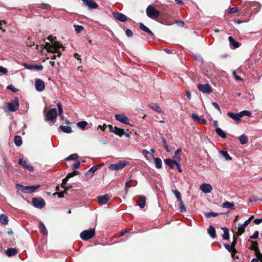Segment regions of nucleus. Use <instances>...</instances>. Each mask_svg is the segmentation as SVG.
I'll return each mask as SVG.
<instances>
[{"label":"nucleus","instance_id":"nucleus-1","mask_svg":"<svg viewBox=\"0 0 262 262\" xmlns=\"http://www.w3.org/2000/svg\"><path fill=\"white\" fill-rule=\"evenodd\" d=\"M47 39L51 41L53 44L51 45L49 42H46L45 46V49H47L48 52L58 53V57H59L61 56V53L58 51V49L63 48V46L56 41V38L52 36H48Z\"/></svg>","mask_w":262,"mask_h":262},{"label":"nucleus","instance_id":"nucleus-2","mask_svg":"<svg viewBox=\"0 0 262 262\" xmlns=\"http://www.w3.org/2000/svg\"><path fill=\"white\" fill-rule=\"evenodd\" d=\"M17 188L23 193H32L34 192L37 189L39 188L40 186L36 185L34 186H24L22 185L16 184Z\"/></svg>","mask_w":262,"mask_h":262},{"label":"nucleus","instance_id":"nucleus-3","mask_svg":"<svg viewBox=\"0 0 262 262\" xmlns=\"http://www.w3.org/2000/svg\"><path fill=\"white\" fill-rule=\"evenodd\" d=\"M147 15L150 18L156 19L160 15V12L151 6H149L146 8Z\"/></svg>","mask_w":262,"mask_h":262},{"label":"nucleus","instance_id":"nucleus-4","mask_svg":"<svg viewBox=\"0 0 262 262\" xmlns=\"http://www.w3.org/2000/svg\"><path fill=\"white\" fill-rule=\"evenodd\" d=\"M95 234V231L94 229H90L89 230H85L80 233V237L84 241H88L93 238Z\"/></svg>","mask_w":262,"mask_h":262},{"label":"nucleus","instance_id":"nucleus-5","mask_svg":"<svg viewBox=\"0 0 262 262\" xmlns=\"http://www.w3.org/2000/svg\"><path fill=\"white\" fill-rule=\"evenodd\" d=\"M128 162L125 161H120L117 163L112 164L110 165L108 168L111 170H118L122 169L127 165Z\"/></svg>","mask_w":262,"mask_h":262},{"label":"nucleus","instance_id":"nucleus-6","mask_svg":"<svg viewBox=\"0 0 262 262\" xmlns=\"http://www.w3.org/2000/svg\"><path fill=\"white\" fill-rule=\"evenodd\" d=\"M57 115V113L56 109L55 108H51L46 114V120L50 121L52 123H54L55 122Z\"/></svg>","mask_w":262,"mask_h":262},{"label":"nucleus","instance_id":"nucleus-7","mask_svg":"<svg viewBox=\"0 0 262 262\" xmlns=\"http://www.w3.org/2000/svg\"><path fill=\"white\" fill-rule=\"evenodd\" d=\"M7 107L10 112L17 111L19 107V100L17 97L14 98L11 102L7 103Z\"/></svg>","mask_w":262,"mask_h":262},{"label":"nucleus","instance_id":"nucleus-8","mask_svg":"<svg viewBox=\"0 0 262 262\" xmlns=\"http://www.w3.org/2000/svg\"><path fill=\"white\" fill-rule=\"evenodd\" d=\"M253 217L254 216L252 215L251 217L249 218L248 220H246L243 224L239 225L238 227V232L237 233V236H240L245 232V228L250 224L252 219H253Z\"/></svg>","mask_w":262,"mask_h":262},{"label":"nucleus","instance_id":"nucleus-9","mask_svg":"<svg viewBox=\"0 0 262 262\" xmlns=\"http://www.w3.org/2000/svg\"><path fill=\"white\" fill-rule=\"evenodd\" d=\"M198 89L203 93L210 94L212 92L211 88L208 84H199Z\"/></svg>","mask_w":262,"mask_h":262},{"label":"nucleus","instance_id":"nucleus-10","mask_svg":"<svg viewBox=\"0 0 262 262\" xmlns=\"http://www.w3.org/2000/svg\"><path fill=\"white\" fill-rule=\"evenodd\" d=\"M32 204L35 207L39 209L43 208L46 204L45 201L41 198L33 199Z\"/></svg>","mask_w":262,"mask_h":262},{"label":"nucleus","instance_id":"nucleus-11","mask_svg":"<svg viewBox=\"0 0 262 262\" xmlns=\"http://www.w3.org/2000/svg\"><path fill=\"white\" fill-rule=\"evenodd\" d=\"M111 132L120 137H121L122 135H124L127 138L129 137L130 134V133L128 132V130H127V132H124L123 129L118 128L116 126L114 127V129L113 130H111Z\"/></svg>","mask_w":262,"mask_h":262},{"label":"nucleus","instance_id":"nucleus-12","mask_svg":"<svg viewBox=\"0 0 262 262\" xmlns=\"http://www.w3.org/2000/svg\"><path fill=\"white\" fill-rule=\"evenodd\" d=\"M35 86L36 90L38 92H42L45 89L44 82L40 79H37L35 80Z\"/></svg>","mask_w":262,"mask_h":262},{"label":"nucleus","instance_id":"nucleus-13","mask_svg":"<svg viewBox=\"0 0 262 262\" xmlns=\"http://www.w3.org/2000/svg\"><path fill=\"white\" fill-rule=\"evenodd\" d=\"M115 118L117 121L126 124H129V120L128 118L125 116L124 114H116L115 116Z\"/></svg>","mask_w":262,"mask_h":262},{"label":"nucleus","instance_id":"nucleus-14","mask_svg":"<svg viewBox=\"0 0 262 262\" xmlns=\"http://www.w3.org/2000/svg\"><path fill=\"white\" fill-rule=\"evenodd\" d=\"M113 16L116 19L121 22H125L127 20V17L121 13L113 12Z\"/></svg>","mask_w":262,"mask_h":262},{"label":"nucleus","instance_id":"nucleus-15","mask_svg":"<svg viewBox=\"0 0 262 262\" xmlns=\"http://www.w3.org/2000/svg\"><path fill=\"white\" fill-rule=\"evenodd\" d=\"M200 189L205 193H208L211 192L212 187L211 185L208 183H204L200 185Z\"/></svg>","mask_w":262,"mask_h":262},{"label":"nucleus","instance_id":"nucleus-16","mask_svg":"<svg viewBox=\"0 0 262 262\" xmlns=\"http://www.w3.org/2000/svg\"><path fill=\"white\" fill-rule=\"evenodd\" d=\"M18 163L25 168L28 169L30 171H33L34 170L33 167L28 164L27 161L24 159H20L18 161Z\"/></svg>","mask_w":262,"mask_h":262},{"label":"nucleus","instance_id":"nucleus-17","mask_svg":"<svg viewBox=\"0 0 262 262\" xmlns=\"http://www.w3.org/2000/svg\"><path fill=\"white\" fill-rule=\"evenodd\" d=\"M85 5L87 6L90 9H96L98 7V5L93 0H82Z\"/></svg>","mask_w":262,"mask_h":262},{"label":"nucleus","instance_id":"nucleus-18","mask_svg":"<svg viewBox=\"0 0 262 262\" xmlns=\"http://www.w3.org/2000/svg\"><path fill=\"white\" fill-rule=\"evenodd\" d=\"M227 116L230 118L233 119L237 123H238L241 119V116L239 115V113H233L232 112H228Z\"/></svg>","mask_w":262,"mask_h":262},{"label":"nucleus","instance_id":"nucleus-19","mask_svg":"<svg viewBox=\"0 0 262 262\" xmlns=\"http://www.w3.org/2000/svg\"><path fill=\"white\" fill-rule=\"evenodd\" d=\"M99 204L104 205L107 203L110 200L108 195L105 194L103 195L99 196L97 198Z\"/></svg>","mask_w":262,"mask_h":262},{"label":"nucleus","instance_id":"nucleus-20","mask_svg":"<svg viewBox=\"0 0 262 262\" xmlns=\"http://www.w3.org/2000/svg\"><path fill=\"white\" fill-rule=\"evenodd\" d=\"M137 184V182L136 181H134L131 179H128L126 181L125 183V190L126 191V193H127L128 189L132 186H135Z\"/></svg>","mask_w":262,"mask_h":262},{"label":"nucleus","instance_id":"nucleus-21","mask_svg":"<svg viewBox=\"0 0 262 262\" xmlns=\"http://www.w3.org/2000/svg\"><path fill=\"white\" fill-rule=\"evenodd\" d=\"M178 162L179 161H176L170 159H167L164 161L165 163L171 169L174 168Z\"/></svg>","mask_w":262,"mask_h":262},{"label":"nucleus","instance_id":"nucleus-22","mask_svg":"<svg viewBox=\"0 0 262 262\" xmlns=\"http://www.w3.org/2000/svg\"><path fill=\"white\" fill-rule=\"evenodd\" d=\"M146 198L144 196H140L139 200L137 201V205L141 208H143L145 205Z\"/></svg>","mask_w":262,"mask_h":262},{"label":"nucleus","instance_id":"nucleus-23","mask_svg":"<svg viewBox=\"0 0 262 262\" xmlns=\"http://www.w3.org/2000/svg\"><path fill=\"white\" fill-rule=\"evenodd\" d=\"M228 40L230 43V45L232 46L234 48H237L239 47L240 43L235 40L232 36H229L228 37Z\"/></svg>","mask_w":262,"mask_h":262},{"label":"nucleus","instance_id":"nucleus-24","mask_svg":"<svg viewBox=\"0 0 262 262\" xmlns=\"http://www.w3.org/2000/svg\"><path fill=\"white\" fill-rule=\"evenodd\" d=\"M208 233L211 237L214 238L216 237L215 229L212 226H210L209 227Z\"/></svg>","mask_w":262,"mask_h":262},{"label":"nucleus","instance_id":"nucleus-25","mask_svg":"<svg viewBox=\"0 0 262 262\" xmlns=\"http://www.w3.org/2000/svg\"><path fill=\"white\" fill-rule=\"evenodd\" d=\"M140 28L142 31L147 32V33L150 34L151 36L154 35V33L150 30V29L145 26L143 24L140 23Z\"/></svg>","mask_w":262,"mask_h":262},{"label":"nucleus","instance_id":"nucleus-26","mask_svg":"<svg viewBox=\"0 0 262 262\" xmlns=\"http://www.w3.org/2000/svg\"><path fill=\"white\" fill-rule=\"evenodd\" d=\"M215 132L216 133L222 138L225 139L227 137L226 133H224L221 128L219 127H216L215 128Z\"/></svg>","mask_w":262,"mask_h":262},{"label":"nucleus","instance_id":"nucleus-27","mask_svg":"<svg viewBox=\"0 0 262 262\" xmlns=\"http://www.w3.org/2000/svg\"><path fill=\"white\" fill-rule=\"evenodd\" d=\"M238 140L240 143L244 145L248 142V138L246 135L243 134L238 137Z\"/></svg>","mask_w":262,"mask_h":262},{"label":"nucleus","instance_id":"nucleus-28","mask_svg":"<svg viewBox=\"0 0 262 262\" xmlns=\"http://www.w3.org/2000/svg\"><path fill=\"white\" fill-rule=\"evenodd\" d=\"M222 207L224 208H230L232 209H234V204L233 203H230L229 202L226 201L222 204Z\"/></svg>","mask_w":262,"mask_h":262},{"label":"nucleus","instance_id":"nucleus-29","mask_svg":"<svg viewBox=\"0 0 262 262\" xmlns=\"http://www.w3.org/2000/svg\"><path fill=\"white\" fill-rule=\"evenodd\" d=\"M6 254L8 256L15 255L17 253V250L15 248H9L6 251Z\"/></svg>","mask_w":262,"mask_h":262},{"label":"nucleus","instance_id":"nucleus-30","mask_svg":"<svg viewBox=\"0 0 262 262\" xmlns=\"http://www.w3.org/2000/svg\"><path fill=\"white\" fill-rule=\"evenodd\" d=\"M149 107L158 113H161L162 110L157 103H151L149 105Z\"/></svg>","mask_w":262,"mask_h":262},{"label":"nucleus","instance_id":"nucleus-31","mask_svg":"<svg viewBox=\"0 0 262 262\" xmlns=\"http://www.w3.org/2000/svg\"><path fill=\"white\" fill-rule=\"evenodd\" d=\"M39 228L40 230V232L46 235L48 233L47 230L43 223L40 222L39 225Z\"/></svg>","mask_w":262,"mask_h":262},{"label":"nucleus","instance_id":"nucleus-32","mask_svg":"<svg viewBox=\"0 0 262 262\" xmlns=\"http://www.w3.org/2000/svg\"><path fill=\"white\" fill-rule=\"evenodd\" d=\"M222 229L224 231L223 238L225 240H228L229 238V233L228 229L226 227H222Z\"/></svg>","mask_w":262,"mask_h":262},{"label":"nucleus","instance_id":"nucleus-33","mask_svg":"<svg viewBox=\"0 0 262 262\" xmlns=\"http://www.w3.org/2000/svg\"><path fill=\"white\" fill-rule=\"evenodd\" d=\"M59 128L66 133H71L72 132L71 127L69 126L60 125Z\"/></svg>","mask_w":262,"mask_h":262},{"label":"nucleus","instance_id":"nucleus-34","mask_svg":"<svg viewBox=\"0 0 262 262\" xmlns=\"http://www.w3.org/2000/svg\"><path fill=\"white\" fill-rule=\"evenodd\" d=\"M14 141L17 146H20L22 144L21 138L19 136H15L14 138Z\"/></svg>","mask_w":262,"mask_h":262},{"label":"nucleus","instance_id":"nucleus-35","mask_svg":"<svg viewBox=\"0 0 262 262\" xmlns=\"http://www.w3.org/2000/svg\"><path fill=\"white\" fill-rule=\"evenodd\" d=\"M0 222L3 225H7L8 223V217L4 214H1L0 215Z\"/></svg>","mask_w":262,"mask_h":262},{"label":"nucleus","instance_id":"nucleus-36","mask_svg":"<svg viewBox=\"0 0 262 262\" xmlns=\"http://www.w3.org/2000/svg\"><path fill=\"white\" fill-rule=\"evenodd\" d=\"M156 168L159 169L162 167V161L159 158H154Z\"/></svg>","mask_w":262,"mask_h":262},{"label":"nucleus","instance_id":"nucleus-37","mask_svg":"<svg viewBox=\"0 0 262 262\" xmlns=\"http://www.w3.org/2000/svg\"><path fill=\"white\" fill-rule=\"evenodd\" d=\"M224 246L226 248V249L230 253H236V250L235 248L232 247L231 246H230L228 244H225Z\"/></svg>","mask_w":262,"mask_h":262},{"label":"nucleus","instance_id":"nucleus-38","mask_svg":"<svg viewBox=\"0 0 262 262\" xmlns=\"http://www.w3.org/2000/svg\"><path fill=\"white\" fill-rule=\"evenodd\" d=\"M88 125V123L85 121L78 122L77 124V126L82 129H84Z\"/></svg>","mask_w":262,"mask_h":262},{"label":"nucleus","instance_id":"nucleus-39","mask_svg":"<svg viewBox=\"0 0 262 262\" xmlns=\"http://www.w3.org/2000/svg\"><path fill=\"white\" fill-rule=\"evenodd\" d=\"M220 214L219 213L213 212H209L204 213L205 216L207 218H210L212 217H215L218 216Z\"/></svg>","mask_w":262,"mask_h":262},{"label":"nucleus","instance_id":"nucleus-40","mask_svg":"<svg viewBox=\"0 0 262 262\" xmlns=\"http://www.w3.org/2000/svg\"><path fill=\"white\" fill-rule=\"evenodd\" d=\"M221 154L223 156V157L227 160H231L232 158L230 156L229 154L227 151H221Z\"/></svg>","mask_w":262,"mask_h":262},{"label":"nucleus","instance_id":"nucleus-41","mask_svg":"<svg viewBox=\"0 0 262 262\" xmlns=\"http://www.w3.org/2000/svg\"><path fill=\"white\" fill-rule=\"evenodd\" d=\"M96 171V168H94V166L91 167L87 172L86 176L89 177L90 178H92Z\"/></svg>","mask_w":262,"mask_h":262},{"label":"nucleus","instance_id":"nucleus-42","mask_svg":"<svg viewBox=\"0 0 262 262\" xmlns=\"http://www.w3.org/2000/svg\"><path fill=\"white\" fill-rule=\"evenodd\" d=\"M172 192L175 195L176 198L179 201H181V194L178 190H172Z\"/></svg>","mask_w":262,"mask_h":262},{"label":"nucleus","instance_id":"nucleus-43","mask_svg":"<svg viewBox=\"0 0 262 262\" xmlns=\"http://www.w3.org/2000/svg\"><path fill=\"white\" fill-rule=\"evenodd\" d=\"M239 115L241 116V118L244 116H250L251 115V113L249 111H243L239 113Z\"/></svg>","mask_w":262,"mask_h":262},{"label":"nucleus","instance_id":"nucleus-44","mask_svg":"<svg viewBox=\"0 0 262 262\" xmlns=\"http://www.w3.org/2000/svg\"><path fill=\"white\" fill-rule=\"evenodd\" d=\"M250 250L254 251L255 254L257 258H259L261 255H262V254L260 253V250L259 249V248L258 247L257 249H254L253 248H250Z\"/></svg>","mask_w":262,"mask_h":262},{"label":"nucleus","instance_id":"nucleus-45","mask_svg":"<svg viewBox=\"0 0 262 262\" xmlns=\"http://www.w3.org/2000/svg\"><path fill=\"white\" fill-rule=\"evenodd\" d=\"M248 242H250L252 244L251 246L249 248V249H250V248H253L255 249L258 247V244L256 241H251L250 239H249Z\"/></svg>","mask_w":262,"mask_h":262},{"label":"nucleus","instance_id":"nucleus-46","mask_svg":"<svg viewBox=\"0 0 262 262\" xmlns=\"http://www.w3.org/2000/svg\"><path fill=\"white\" fill-rule=\"evenodd\" d=\"M57 106L58 110L59 115L62 118H63V116H62L63 110H62L61 104L60 103H58L57 104Z\"/></svg>","mask_w":262,"mask_h":262},{"label":"nucleus","instance_id":"nucleus-47","mask_svg":"<svg viewBox=\"0 0 262 262\" xmlns=\"http://www.w3.org/2000/svg\"><path fill=\"white\" fill-rule=\"evenodd\" d=\"M74 28L77 33H80L84 29L83 26L80 25H74Z\"/></svg>","mask_w":262,"mask_h":262},{"label":"nucleus","instance_id":"nucleus-48","mask_svg":"<svg viewBox=\"0 0 262 262\" xmlns=\"http://www.w3.org/2000/svg\"><path fill=\"white\" fill-rule=\"evenodd\" d=\"M142 154L145 157H146L147 159L149 160V159L151 158L150 157V151L145 149H143L142 151Z\"/></svg>","mask_w":262,"mask_h":262},{"label":"nucleus","instance_id":"nucleus-49","mask_svg":"<svg viewBox=\"0 0 262 262\" xmlns=\"http://www.w3.org/2000/svg\"><path fill=\"white\" fill-rule=\"evenodd\" d=\"M78 158V156L77 154H73L69 156L66 158L67 160H76Z\"/></svg>","mask_w":262,"mask_h":262},{"label":"nucleus","instance_id":"nucleus-50","mask_svg":"<svg viewBox=\"0 0 262 262\" xmlns=\"http://www.w3.org/2000/svg\"><path fill=\"white\" fill-rule=\"evenodd\" d=\"M162 143H163L164 147L165 149H166V150L167 151L169 152V148H168V145L167 144L166 140L164 138V137H162Z\"/></svg>","mask_w":262,"mask_h":262},{"label":"nucleus","instance_id":"nucleus-51","mask_svg":"<svg viewBox=\"0 0 262 262\" xmlns=\"http://www.w3.org/2000/svg\"><path fill=\"white\" fill-rule=\"evenodd\" d=\"M181 151V148H178L176 151H175V157L177 159V161H178L179 162L181 160V158L180 157V156H177L180 152Z\"/></svg>","mask_w":262,"mask_h":262},{"label":"nucleus","instance_id":"nucleus-52","mask_svg":"<svg viewBox=\"0 0 262 262\" xmlns=\"http://www.w3.org/2000/svg\"><path fill=\"white\" fill-rule=\"evenodd\" d=\"M238 237V236H237V234L236 235H233V242L231 244V246L232 247H234L235 248V246L237 243V237Z\"/></svg>","mask_w":262,"mask_h":262},{"label":"nucleus","instance_id":"nucleus-53","mask_svg":"<svg viewBox=\"0 0 262 262\" xmlns=\"http://www.w3.org/2000/svg\"><path fill=\"white\" fill-rule=\"evenodd\" d=\"M180 202V210L181 212H183L184 211H185V205L182 201V200H181V201Z\"/></svg>","mask_w":262,"mask_h":262},{"label":"nucleus","instance_id":"nucleus-54","mask_svg":"<svg viewBox=\"0 0 262 262\" xmlns=\"http://www.w3.org/2000/svg\"><path fill=\"white\" fill-rule=\"evenodd\" d=\"M80 163L79 161H77L73 165L72 168L73 169L76 170L78 169L80 166Z\"/></svg>","mask_w":262,"mask_h":262},{"label":"nucleus","instance_id":"nucleus-55","mask_svg":"<svg viewBox=\"0 0 262 262\" xmlns=\"http://www.w3.org/2000/svg\"><path fill=\"white\" fill-rule=\"evenodd\" d=\"M7 89L8 90H10L13 92H16L18 91V89L15 88L13 85H9L7 87Z\"/></svg>","mask_w":262,"mask_h":262},{"label":"nucleus","instance_id":"nucleus-56","mask_svg":"<svg viewBox=\"0 0 262 262\" xmlns=\"http://www.w3.org/2000/svg\"><path fill=\"white\" fill-rule=\"evenodd\" d=\"M259 233L257 231H255L254 233V234L250 236V239H257L258 237Z\"/></svg>","mask_w":262,"mask_h":262},{"label":"nucleus","instance_id":"nucleus-57","mask_svg":"<svg viewBox=\"0 0 262 262\" xmlns=\"http://www.w3.org/2000/svg\"><path fill=\"white\" fill-rule=\"evenodd\" d=\"M238 11V8L237 7H232L229 9L228 12L229 13H234Z\"/></svg>","mask_w":262,"mask_h":262},{"label":"nucleus","instance_id":"nucleus-58","mask_svg":"<svg viewBox=\"0 0 262 262\" xmlns=\"http://www.w3.org/2000/svg\"><path fill=\"white\" fill-rule=\"evenodd\" d=\"M8 73V70L6 68L0 66V73L3 74H6Z\"/></svg>","mask_w":262,"mask_h":262},{"label":"nucleus","instance_id":"nucleus-59","mask_svg":"<svg viewBox=\"0 0 262 262\" xmlns=\"http://www.w3.org/2000/svg\"><path fill=\"white\" fill-rule=\"evenodd\" d=\"M125 34L128 37H132L133 35L132 31L129 29L126 30Z\"/></svg>","mask_w":262,"mask_h":262},{"label":"nucleus","instance_id":"nucleus-60","mask_svg":"<svg viewBox=\"0 0 262 262\" xmlns=\"http://www.w3.org/2000/svg\"><path fill=\"white\" fill-rule=\"evenodd\" d=\"M43 66L42 65H35L34 66V70L37 71H41L43 70Z\"/></svg>","mask_w":262,"mask_h":262},{"label":"nucleus","instance_id":"nucleus-61","mask_svg":"<svg viewBox=\"0 0 262 262\" xmlns=\"http://www.w3.org/2000/svg\"><path fill=\"white\" fill-rule=\"evenodd\" d=\"M212 105L221 113V111L219 104L215 102H212Z\"/></svg>","mask_w":262,"mask_h":262},{"label":"nucleus","instance_id":"nucleus-62","mask_svg":"<svg viewBox=\"0 0 262 262\" xmlns=\"http://www.w3.org/2000/svg\"><path fill=\"white\" fill-rule=\"evenodd\" d=\"M198 123L201 124H205L206 123V121L204 119H201L198 116Z\"/></svg>","mask_w":262,"mask_h":262},{"label":"nucleus","instance_id":"nucleus-63","mask_svg":"<svg viewBox=\"0 0 262 262\" xmlns=\"http://www.w3.org/2000/svg\"><path fill=\"white\" fill-rule=\"evenodd\" d=\"M68 181V179L67 177H66L64 179H63L62 181V183L61 184V186L62 187H64Z\"/></svg>","mask_w":262,"mask_h":262},{"label":"nucleus","instance_id":"nucleus-64","mask_svg":"<svg viewBox=\"0 0 262 262\" xmlns=\"http://www.w3.org/2000/svg\"><path fill=\"white\" fill-rule=\"evenodd\" d=\"M253 222L256 224V225H258L259 224H260L261 222H262V218L261 219H255L253 221Z\"/></svg>","mask_w":262,"mask_h":262}]
</instances>
